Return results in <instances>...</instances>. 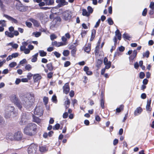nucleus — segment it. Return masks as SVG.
I'll return each instance as SVG.
<instances>
[{
	"instance_id": "18",
	"label": "nucleus",
	"mask_w": 154,
	"mask_h": 154,
	"mask_svg": "<svg viewBox=\"0 0 154 154\" xmlns=\"http://www.w3.org/2000/svg\"><path fill=\"white\" fill-rule=\"evenodd\" d=\"M68 4V2H66L65 0H60V4H58L57 7H60L63 6L67 5Z\"/></svg>"
},
{
	"instance_id": "59",
	"label": "nucleus",
	"mask_w": 154,
	"mask_h": 154,
	"mask_svg": "<svg viewBox=\"0 0 154 154\" xmlns=\"http://www.w3.org/2000/svg\"><path fill=\"white\" fill-rule=\"evenodd\" d=\"M26 24L27 26L29 27H31L32 26V24L30 22H26Z\"/></svg>"
},
{
	"instance_id": "48",
	"label": "nucleus",
	"mask_w": 154,
	"mask_h": 154,
	"mask_svg": "<svg viewBox=\"0 0 154 154\" xmlns=\"http://www.w3.org/2000/svg\"><path fill=\"white\" fill-rule=\"evenodd\" d=\"M108 23L110 25H112L113 23V22L111 18H109L107 19Z\"/></svg>"
},
{
	"instance_id": "20",
	"label": "nucleus",
	"mask_w": 154,
	"mask_h": 154,
	"mask_svg": "<svg viewBox=\"0 0 154 154\" xmlns=\"http://www.w3.org/2000/svg\"><path fill=\"white\" fill-rule=\"evenodd\" d=\"M39 150L40 152H42L47 151L48 149L46 146H39Z\"/></svg>"
},
{
	"instance_id": "22",
	"label": "nucleus",
	"mask_w": 154,
	"mask_h": 154,
	"mask_svg": "<svg viewBox=\"0 0 154 154\" xmlns=\"http://www.w3.org/2000/svg\"><path fill=\"white\" fill-rule=\"evenodd\" d=\"M5 34L6 35L10 38H13L14 37V34L13 33L8 32V31L5 32Z\"/></svg>"
},
{
	"instance_id": "45",
	"label": "nucleus",
	"mask_w": 154,
	"mask_h": 154,
	"mask_svg": "<svg viewBox=\"0 0 154 154\" xmlns=\"http://www.w3.org/2000/svg\"><path fill=\"white\" fill-rule=\"evenodd\" d=\"M149 51H147L146 52L144 53L143 54V57H146L148 58L149 57Z\"/></svg>"
},
{
	"instance_id": "41",
	"label": "nucleus",
	"mask_w": 154,
	"mask_h": 154,
	"mask_svg": "<svg viewBox=\"0 0 154 154\" xmlns=\"http://www.w3.org/2000/svg\"><path fill=\"white\" fill-rule=\"evenodd\" d=\"M100 106L102 109L104 108V100L101 99L100 100Z\"/></svg>"
},
{
	"instance_id": "60",
	"label": "nucleus",
	"mask_w": 154,
	"mask_h": 154,
	"mask_svg": "<svg viewBox=\"0 0 154 154\" xmlns=\"http://www.w3.org/2000/svg\"><path fill=\"white\" fill-rule=\"evenodd\" d=\"M139 66V64L137 62H136L134 65V68L136 69H138Z\"/></svg>"
},
{
	"instance_id": "25",
	"label": "nucleus",
	"mask_w": 154,
	"mask_h": 154,
	"mask_svg": "<svg viewBox=\"0 0 154 154\" xmlns=\"http://www.w3.org/2000/svg\"><path fill=\"white\" fill-rule=\"evenodd\" d=\"M33 122H35L37 123L38 124H39L41 122V120L40 119L38 118V117L33 116Z\"/></svg>"
},
{
	"instance_id": "1",
	"label": "nucleus",
	"mask_w": 154,
	"mask_h": 154,
	"mask_svg": "<svg viewBox=\"0 0 154 154\" xmlns=\"http://www.w3.org/2000/svg\"><path fill=\"white\" fill-rule=\"evenodd\" d=\"M37 126L33 123L28 124L24 129V133L26 135L30 136H32L34 132L36 130Z\"/></svg>"
},
{
	"instance_id": "40",
	"label": "nucleus",
	"mask_w": 154,
	"mask_h": 154,
	"mask_svg": "<svg viewBox=\"0 0 154 154\" xmlns=\"http://www.w3.org/2000/svg\"><path fill=\"white\" fill-rule=\"evenodd\" d=\"M124 107V106L123 105H121L120 107L119 108H117L116 109V111L117 112H120L121 110H122Z\"/></svg>"
},
{
	"instance_id": "11",
	"label": "nucleus",
	"mask_w": 154,
	"mask_h": 154,
	"mask_svg": "<svg viewBox=\"0 0 154 154\" xmlns=\"http://www.w3.org/2000/svg\"><path fill=\"white\" fill-rule=\"evenodd\" d=\"M66 44L62 42H57L56 41L52 42L51 44L53 46L59 47L60 46L65 45Z\"/></svg>"
},
{
	"instance_id": "58",
	"label": "nucleus",
	"mask_w": 154,
	"mask_h": 154,
	"mask_svg": "<svg viewBox=\"0 0 154 154\" xmlns=\"http://www.w3.org/2000/svg\"><path fill=\"white\" fill-rule=\"evenodd\" d=\"M30 52V50L28 48H26L25 50L24 51V53L26 54H29Z\"/></svg>"
},
{
	"instance_id": "37",
	"label": "nucleus",
	"mask_w": 154,
	"mask_h": 154,
	"mask_svg": "<svg viewBox=\"0 0 154 154\" xmlns=\"http://www.w3.org/2000/svg\"><path fill=\"white\" fill-rule=\"evenodd\" d=\"M69 53V51L68 50H66L63 51V54L65 56H68Z\"/></svg>"
},
{
	"instance_id": "61",
	"label": "nucleus",
	"mask_w": 154,
	"mask_h": 154,
	"mask_svg": "<svg viewBox=\"0 0 154 154\" xmlns=\"http://www.w3.org/2000/svg\"><path fill=\"white\" fill-rule=\"evenodd\" d=\"M33 76L32 74L31 73H28L27 77L29 79H31V77Z\"/></svg>"
},
{
	"instance_id": "19",
	"label": "nucleus",
	"mask_w": 154,
	"mask_h": 154,
	"mask_svg": "<svg viewBox=\"0 0 154 154\" xmlns=\"http://www.w3.org/2000/svg\"><path fill=\"white\" fill-rule=\"evenodd\" d=\"M30 21L33 23L35 26L37 27H38L39 26L40 24L36 20L33 19H31Z\"/></svg>"
},
{
	"instance_id": "42",
	"label": "nucleus",
	"mask_w": 154,
	"mask_h": 154,
	"mask_svg": "<svg viewBox=\"0 0 154 154\" xmlns=\"http://www.w3.org/2000/svg\"><path fill=\"white\" fill-rule=\"evenodd\" d=\"M76 48H74L71 51L72 55L73 57L75 56L76 52Z\"/></svg>"
},
{
	"instance_id": "24",
	"label": "nucleus",
	"mask_w": 154,
	"mask_h": 154,
	"mask_svg": "<svg viewBox=\"0 0 154 154\" xmlns=\"http://www.w3.org/2000/svg\"><path fill=\"white\" fill-rule=\"evenodd\" d=\"M102 63V60L101 59H98L96 62V66L98 68L100 67Z\"/></svg>"
},
{
	"instance_id": "16",
	"label": "nucleus",
	"mask_w": 154,
	"mask_h": 154,
	"mask_svg": "<svg viewBox=\"0 0 154 154\" xmlns=\"http://www.w3.org/2000/svg\"><path fill=\"white\" fill-rule=\"evenodd\" d=\"M151 102V100H148L147 104L146 106V109L147 111H150L151 110V108L150 107Z\"/></svg>"
},
{
	"instance_id": "49",
	"label": "nucleus",
	"mask_w": 154,
	"mask_h": 154,
	"mask_svg": "<svg viewBox=\"0 0 154 154\" xmlns=\"http://www.w3.org/2000/svg\"><path fill=\"white\" fill-rule=\"evenodd\" d=\"M150 8L152 10L154 9V2H151L149 6Z\"/></svg>"
},
{
	"instance_id": "62",
	"label": "nucleus",
	"mask_w": 154,
	"mask_h": 154,
	"mask_svg": "<svg viewBox=\"0 0 154 154\" xmlns=\"http://www.w3.org/2000/svg\"><path fill=\"white\" fill-rule=\"evenodd\" d=\"M18 55L19 54L18 53H16L12 54L11 55L13 58H15L18 57Z\"/></svg>"
},
{
	"instance_id": "50",
	"label": "nucleus",
	"mask_w": 154,
	"mask_h": 154,
	"mask_svg": "<svg viewBox=\"0 0 154 154\" xmlns=\"http://www.w3.org/2000/svg\"><path fill=\"white\" fill-rule=\"evenodd\" d=\"M57 36L54 34H53L50 35V38L51 40H53L57 38Z\"/></svg>"
},
{
	"instance_id": "56",
	"label": "nucleus",
	"mask_w": 154,
	"mask_h": 154,
	"mask_svg": "<svg viewBox=\"0 0 154 154\" xmlns=\"http://www.w3.org/2000/svg\"><path fill=\"white\" fill-rule=\"evenodd\" d=\"M145 76V74L143 72H140V78L142 79L144 78Z\"/></svg>"
},
{
	"instance_id": "35",
	"label": "nucleus",
	"mask_w": 154,
	"mask_h": 154,
	"mask_svg": "<svg viewBox=\"0 0 154 154\" xmlns=\"http://www.w3.org/2000/svg\"><path fill=\"white\" fill-rule=\"evenodd\" d=\"M48 97H43V101L45 105H46L48 102Z\"/></svg>"
},
{
	"instance_id": "39",
	"label": "nucleus",
	"mask_w": 154,
	"mask_h": 154,
	"mask_svg": "<svg viewBox=\"0 0 154 154\" xmlns=\"http://www.w3.org/2000/svg\"><path fill=\"white\" fill-rule=\"evenodd\" d=\"M123 37L124 38L128 40H129L131 38L129 35L126 33H124L123 34Z\"/></svg>"
},
{
	"instance_id": "32",
	"label": "nucleus",
	"mask_w": 154,
	"mask_h": 154,
	"mask_svg": "<svg viewBox=\"0 0 154 154\" xmlns=\"http://www.w3.org/2000/svg\"><path fill=\"white\" fill-rule=\"evenodd\" d=\"M32 69V67L31 65L29 64H28L26 65L25 66V69L26 70L28 71H29L30 70Z\"/></svg>"
},
{
	"instance_id": "13",
	"label": "nucleus",
	"mask_w": 154,
	"mask_h": 154,
	"mask_svg": "<svg viewBox=\"0 0 154 154\" xmlns=\"http://www.w3.org/2000/svg\"><path fill=\"white\" fill-rule=\"evenodd\" d=\"M33 79L35 82H37L41 79V76L39 74H35L33 75Z\"/></svg>"
},
{
	"instance_id": "3",
	"label": "nucleus",
	"mask_w": 154,
	"mask_h": 154,
	"mask_svg": "<svg viewBox=\"0 0 154 154\" xmlns=\"http://www.w3.org/2000/svg\"><path fill=\"white\" fill-rule=\"evenodd\" d=\"M14 108L13 106L9 105L8 106L6 109L5 117L6 118H8L11 117L12 114H14Z\"/></svg>"
},
{
	"instance_id": "55",
	"label": "nucleus",
	"mask_w": 154,
	"mask_h": 154,
	"mask_svg": "<svg viewBox=\"0 0 154 154\" xmlns=\"http://www.w3.org/2000/svg\"><path fill=\"white\" fill-rule=\"evenodd\" d=\"M100 19H99L96 22V24L94 26V27L95 28L99 26L100 24Z\"/></svg>"
},
{
	"instance_id": "54",
	"label": "nucleus",
	"mask_w": 154,
	"mask_h": 154,
	"mask_svg": "<svg viewBox=\"0 0 154 154\" xmlns=\"http://www.w3.org/2000/svg\"><path fill=\"white\" fill-rule=\"evenodd\" d=\"M70 64V62L69 61H67L64 64V66L65 67H67L69 66Z\"/></svg>"
},
{
	"instance_id": "64",
	"label": "nucleus",
	"mask_w": 154,
	"mask_h": 154,
	"mask_svg": "<svg viewBox=\"0 0 154 154\" xmlns=\"http://www.w3.org/2000/svg\"><path fill=\"white\" fill-rule=\"evenodd\" d=\"M68 116V114L67 112H65L63 113V118L64 119L66 118Z\"/></svg>"
},
{
	"instance_id": "8",
	"label": "nucleus",
	"mask_w": 154,
	"mask_h": 154,
	"mask_svg": "<svg viewBox=\"0 0 154 154\" xmlns=\"http://www.w3.org/2000/svg\"><path fill=\"white\" fill-rule=\"evenodd\" d=\"M22 134L20 131H18L15 133L14 134V139L17 140H20L22 137Z\"/></svg>"
},
{
	"instance_id": "15",
	"label": "nucleus",
	"mask_w": 154,
	"mask_h": 154,
	"mask_svg": "<svg viewBox=\"0 0 154 154\" xmlns=\"http://www.w3.org/2000/svg\"><path fill=\"white\" fill-rule=\"evenodd\" d=\"M142 111V109L140 107L137 108L134 112L135 116H137L140 114Z\"/></svg>"
},
{
	"instance_id": "44",
	"label": "nucleus",
	"mask_w": 154,
	"mask_h": 154,
	"mask_svg": "<svg viewBox=\"0 0 154 154\" xmlns=\"http://www.w3.org/2000/svg\"><path fill=\"white\" fill-rule=\"evenodd\" d=\"M52 100L53 102L55 103H57V97L56 95H54L52 96Z\"/></svg>"
},
{
	"instance_id": "4",
	"label": "nucleus",
	"mask_w": 154,
	"mask_h": 154,
	"mask_svg": "<svg viewBox=\"0 0 154 154\" xmlns=\"http://www.w3.org/2000/svg\"><path fill=\"white\" fill-rule=\"evenodd\" d=\"M37 146L34 144H31L28 149V154H36L37 149Z\"/></svg>"
},
{
	"instance_id": "33",
	"label": "nucleus",
	"mask_w": 154,
	"mask_h": 154,
	"mask_svg": "<svg viewBox=\"0 0 154 154\" xmlns=\"http://www.w3.org/2000/svg\"><path fill=\"white\" fill-rule=\"evenodd\" d=\"M111 62L110 61H109L108 63H106V64H104L105 65V68L107 69L109 68L111 66Z\"/></svg>"
},
{
	"instance_id": "21",
	"label": "nucleus",
	"mask_w": 154,
	"mask_h": 154,
	"mask_svg": "<svg viewBox=\"0 0 154 154\" xmlns=\"http://www.w3.org/2000/svg\"><path fill=\"white\" fill-rule=\"evenodd\" d=\"M38 53H37L32 56V59L31 60V61L32 62H35L37 61V57L38 56Z\"/></svg>"
},
{
	"instance_id": "7",
	"label": "nucleus",
	"mask_w": 154,
	"mask_h": 154,
	"mask_svg": "<svg viewBox=\"0 0 154 154\" xmlns=\"http://www.w3.org/2000/svg\"><path fill=\"white\" fill-rule=\"evenodd\" d=\"M16 9L21 12L26 11L28 9V7L21 5H17L16 7Z\"/></svg>"
},
{
	"instance_id": "34",
	"label": "nucleus",
	"mask_w": 154,
	"mask_h": 154,
	"mask_svg": "<svg viewBox=\"0 0 154 154\" xmlns=\"http://www.w3.org/2000/svg\"><path fill=\"white\" fill-rule=\"evenodd\" d=\"M87 10L88 11V12L89 13L90 15V14L92 13L93 11V9L90 6H88L87 7Z\"/></svg>"
},
{
	"instance_id": "6",
	"label": "nucleus",
	"mask_w": 154,
	"mask_h": 154,
	"mask_svg": "<svg viewBox=\"0 0 154 154\" xmlns=\"http://www.w3.org/2000/svg\"><path fill=\"white\" fill-rule=\"evenodd\" d=\"M43 113L42 106H36L35 110L34 113L35 115L41 116Z\"/></svg>"
},
{
	"instance_id": "23",
	"label": "nucleus",
	"mask_w": 154,
	"mask_h": 154,
	"mask_svg": "<svg viewBox=\"0 0 154 154\" xmlns=\"http://www.w3.org/2000/svg\"><path fill=\"white\" fill-rule=\"evenodd\" d=\"M70 103V102L68 98H67L65 102V105L66 109H67L69 107Z\"/></svg>"
},
{
	"instance_id": "47",
	"label": "nucleus",
	"mask_w": 154,
	"mask_h": 154,
	"mask_svg": "<svg viewBox=\"0 0 154 154\" xmlns=\"http://www.w3.org/2000/svg\"><path fill=\"white\" fill-rule=\"evenodd\" d=\"M60 127V125L58 123L56 124L54 126L53 128V129L54 130H58Z\"/></svg>"
},
{
	"instance_id": "52",
	"label": "nucleus",
	"mask_w": 154,
	"mask_h": 154,
	"mask_svg": "<svg viewBox=\"0 0 154 154\" xmlns=\"http://www.w3.org/2000/svg\"><path fill=\"white\" fill-rule=\"evenodd\" d=\"M54 55L57 58L60 57L61 54L57 51H55L54 53Z\"/></svg>"
},
{
	"instance_id": "57",
	"label": "nucleus",
	"mask_w": 154,
	"mask_h": 154,
	"mask_svg": "<svg viewBox=\"0 0 154 154\" xmlns=\"http://www.w3.org/2000/svg\"><path fill=\"white\" fill-rule=\"evenodd\" d=\"M96 34V31L94 29H93L92 30L91 36L95 37V35Z\"/></svg>"
},
{
	"instance_id": "10",
	"label": "nucleus",
	"mask_w": 154,
	"mask_h": 154,
	"mask_svg": "<svg viewBox=\"0 0 154 154\" xmlns=\"http://www.w3.org/2000/svg\"><path fill=\"white\" fill-rule=\"evenodd\" d=\"M4 16L9 20L11 21L12 23L16 24H17L18 23V21L17 20L9 15L7 14H4Z\"/></svg>"
},
{
	"instance_id": "26",
	"label": "nucleus",
	"mask_w": 154,
	"mask_h": 154,
	"mask_svg": "<svg viewBox=\"0 0 154 154\" xmlns=\"http://www.w3.org/2000/svg\"><path fill=\"white\" fill-rule=\"evenodd\" d=\"M82 14L84 16L88 17L90 16V14L85 9H83L82 10Z\"/></svg>"
},
{
	"instance_id": "53",
	"label": "nucleus",
	"mask_w": 154,
	"mask_h": 154,
	"mask_svg": "<svg viewBox=\"0 0 154 154\" xmlns=\"http://www.w3.org/2000/svg\"><path fill=\"white\" fill-rule=\"evenodd\" d=\"M10 134V135H9L8 137V139H9L11 140H13L14 139V135L13 136V134Z\"/></svg>"
},
{
	"instance_id": "17",
	"label": "nucleus",
	"mask_w": 154,
	"mask_h": 154,
	"mask_svg": "<svg viewBox=\"0 0 154 154\" xmlns=\"http://www.w3.org/2000/svg\"><path fill=\"white\" fill-rule=\"evenodd\" d=\"M46 5H51L53 4L54 2V0H44Z\"/></svg>"
},
{
	"instance_id": "63",
	"label": "nucleus",
	"mask_w": 154,
	"mask_h": 154,
	"mask_svg": "<svg viewBox=\"0 0 154 154\" xmlns=\"http://www.w3.org/2000/svg\"><path fill=\"white\" fill-rule=\"evenodd\" d=\"M74 91L72 90H71L69 93V96H70V97H73L74 96Z\"/></svg>"
},
{
	"instance_id": "38",
	"label": "nucleus",
	"mask_w": 154,
	"mask_h": 154,
	"mask_svg": "<svg viewBox=\"0 0 154 154\" xmlns=\"http://www.w3.org/2000/svg\"><path fill=\"white\" fill-rule=\"evenodd\" d=\"M5 6L3 4L2 2L0 0V7L2 10L4 11L5 9Z\"/></svg>"
},
{
	"instance_id": "14",
	"label": "nucleus",
	"mask_w": 154,
	"mask_h": 154,
	"mask_svg": "<svg viewBox=\"0 0 154 154\" xmlns=\"http://www.w3.org/2000/svg\"><path fill=\"white\" fill-rule=\"evenodd\" d=\"M137 54V51L136 50L133 51L132 54L129 57L130 60H133L136 57Z\"/></svg>"
},
{
	"instance_id": "27",
	"label": "nucleus",
	"mask_w": 154,
	"mask_h": 154,
	"mask_svg": "<svg viewBox=\"0 0 154 154\" xmlns=\"http://www.w3.org/2000/svg\"><path fill=\"white\" fill-rule=\"evenodd\" d=\"M5 125V120L0 115V125L4 126Z\"/></svg>"
},
{
	"instance_id": "28",
	"label": "nucleus",
	"mask_w": 154,
	"mask_h": 154,
	"mask_svg": "<svg viewBox=\"0 0 154 154\" xmlns=\"http://www.w3.org/2000/svg\"><path fill=\"white\" fill-rule=\"evenodd\" d=\"M40 55L42 57L45 56L47 55V53L45 52L43 50H40L38 51Z\"/></svg>"
},
{
	"instance_id": "30",
	"label": "nucleus",
	"mask_w": 154,
	"mask_h": 154,
	"mask_svg": "<svg viewBox=\"0 0 154 154\" xmlns=\"http://www.w3.org/2000/svg\"><path fill=\"white\" fill-rule=\"evenodd\" d=\"M8 45L11 46L14 48L17 49L18 46V45L17 44H13L12 42L10 43Z\"/></svg>"
},
{
	"instance_id": "12",
	"label": "nucleus",
	"mask_w": 154,
	"mask_h": 154,
	"mask_svg": "<svg viewBox=\"0 0 154 154\" xmlns=\"http://www.w3.org/2000/svg\"><path fill=\"white\" fill-rule=\"evenodd\" d=\"M26 118L25 115H23L22 116V117L19 123L21 125H24L26 121Z\"/></svg>"
},
{
	"instance_id": "29",
	"label": "nucleus",
	"mask_w": 154,
	"mask_h": 154,
	"mask_svg": "<svg viewBox=\"0 0 154 154\" xmlns=\"http://www.w3.org/2000/svg\"><path fill=\"white\" fill-rule=\"evenodd\" d=\"M85 51L86 52H89L91 50L90 45L88 44L87 46L85 47L84 49Z\"/></svg>"
},
{
	"instance_id": "5",
	"label": "nucleus",
	"mask_w": 154,
	"mask_h": 154,
	"mask_svg": "<svg viewBox=\"0 0 154 154\" xmlns=\"http://www.w3.org/2000/svg\"><path fill=\"white\" fill-rule=\"evenodd\" d=\"M63 19L66 20H69L72 17V13L69 11H66L63 12Z\"/></svg>"
},
{
	"instance_id": "51",
	"label": "nucleus",
	"mask_w": 154,
	"mask_h": 154,
	"mask_svg": "<svg viewBox=\"0 0 154 154\" xmlns=\"http://www.w3.org/2000/svg\"><path fill=\"white\" fill-rule=\"evenodd\" d=\"M147 12V9L146 8H145L144 10H143L142 13V15L143 16H145Z\"/></svg>"
},
{
	"instance_id": "46",
	"label": "nucleus",
	"mask_w": 154,
	"mask_h": 154,
	"mask_svg": "<svg viewBox=\"0 0 154 154\" xmlns=\"http://www.w3.org/2000/svg\"><path fill=\"white\" fill-rule=\"evenodd\" d=\"M17 65L16 63L15 62H12L9 65L10 67L11 68L14 67Z\"/></svg>"
},
{
	"instance_id": "43",
	"label": "nucleus",
	"mask_w": 154,
	"mask_h": 154,
	"mask_svg": "<svg viewBox=\"0 0 154 154\" xmlns=\"http://www.w3.org/2000/svg\"><path fill=\"white\" fill-rule=\"evenodd\" d=\"M99 45H97L96 46L94 51L95 55H97L98 54L99 50Z\"/></svg>"
},
{
	"instance_id": "36",
	"label": "nucleus",
	"mask_w": 154,
	"mask_h": 154,
	"mask_svg": "<svg viewBox=\"0 0 154 154\" xmlns=\"http://www.w3.org/2000/svg\"><path fill=\"white\" fill-rule=\"evenodd\" d=\"M33 35H35L36 37H38L41 35V32H34L32 33Z\"/></svg>"
},
{
	"instance_id": "2",
	"label": "nucleus",
	"mask_w": 154,
	"mask_h": 154,
	"mask_svg": "<svg viewBox=\"0 0 154 154\" xmlns=\"http://www.w3.org/2000/svg\"><path fill=\"white\" fill-rule=\"evenodd\" d=\"M10 100L13 103L18 107V108L21 110L22 108V105H25V104H27L28 102L26 101H22L21 103L19 101L16 96L15 94H12L10 96Z\"/></svg>"
},
{
	"instance_id": "31",
	"label": "nucleus",
	"mask_w": 154,
	"mask_h": 154,
	"mask_svg": "<svg viewBox=\"0 0 154 154\" xmlns=\"http://www.w3.org/2000/svg\"><path fill=\"white\" fill-rule=\"evenodd\" d=\"M47 68L50 71H52L53 69V67L51 63H48L47 65Z\"/></svg>"
},
{
	"instance_id": "9",
	"label": "nucleus",
	"mask_w": 154,
	"mask_h": 154,
	"mask_svg": "<svg viewBox=\"0 0 154 154\" xmlns=\"http://www.w3.org/2000/svg\"><path fill=\"white\" fill-rule=\"evenodd\" d=\"M63 92L66 94H67L69 92L70 88L69 86V83H66L63 87Z\"/></svg>"
}]
</instances>
